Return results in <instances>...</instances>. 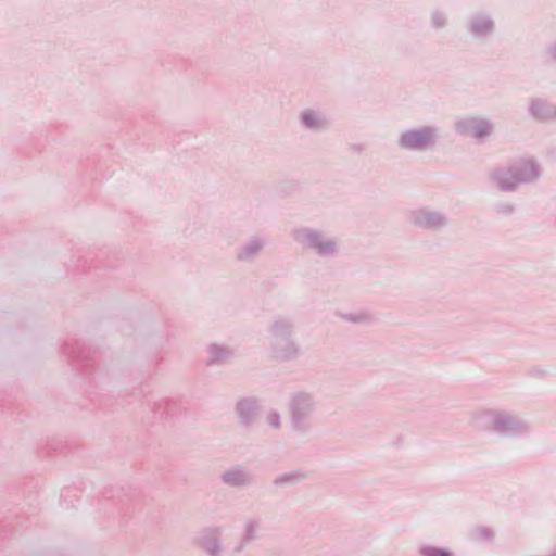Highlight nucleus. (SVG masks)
<instances>
[{"mask_svg":"<svg viewBox=\"0 0 556 556\" xmlns=\"http://www.w3.org/2000/svg\"><path fill=\"white\" fill-rule=\"evenodd\" d=\"M473 419L480 427L504 435H520L529 431L525 420L505 410L482 409L475 413Z\"/></svg>","mask_w":556,"mask_h":556,"instance_id":"nucleus-3","label":"nucleus"},{"mask_svg":"<svg viewBox=\"0 0 556 556\" xmlns=\"http://www.w3.org/2000/svg\"><path fill=\"white\" fill-rule=\"evenodd\" d=\"M223 529L218 526L206 527L195 536V544L203 549L207 556H222Z\"/></svg>","mask_w":556,"mask_h":556,"instance_id":"nucleus-9","label":"nucleus"},{"mask_svg":"<svg viewBox=\"0 0 556 556\" xmlns=\"http://www.w3.org/2000/svg\"><path fill=\"white\" fill-rule=\"evenodd\" d=\"M301 125L308 130L318 132L326 129L330 121L328 116L319 110L305 109L300 113Z\"/></svg>","mask_w":556,"mask_h":556,"instance_id":"nucleus-13","label":"nucleus"},{"mask_svg":"<svg viewBox=\"0 0 556 556\" xmlns=\"http://www.w3.org/2000/svg\"><path fill=\"white\" fill-rule=\"evenodd\" d=\"M260 406V401L253 396L238 400L235 405V412L240 424L247 427L251 426L257 417Z\"/></svg>","mask_w":556,"mask_h":556,"instance_id":"nucleus-12","label":"nucleus"},{"mask_svg":"<svg viewBox=\"0 0 556 556\" xmlns=\"http://www.w3.org/2000/svg\"><path fill=\"white\" fill-rule=\"evenodd\" d=\"M263 521L258 517L249 516L247 517L241 526L240 536L243 539V543H253L260 539Z\"/></svg>","mask_w":556,"mask_h":556,"instance_id":"nucleus-18","label":"nucleus"},{"mask_svg":"<svg viewBox=\"0 0 556 556\" xmlns=\"http://www.w3.org/2000/svg\"><path fill=\"white\" fill-rule=\"evenodd\" d=\"M478 533H479L480 538H482L484 540H489L492 538V531L488 528L479 529Z\"/></svg>","mask_w":556,"mask_h":556,"instance_id":"nucleus-26","label":"nucleus"},{"mask_svg":"<svg viewBox=\"0 0 556 556\" xmlns=\"http://www.w3.org/2000/svg\"><path fill=\"white\" fill-rule=\"evenodd\" d=\"M547 52L548 55L556 61V42L548 48Z\"/></svg>","mask_w":556,"mask_h":556,"instance_id":"nucleus-27","label":"nucleus"},{"mask_svg":"<svg viewBox=\"0 0 556 556\" xmlns=\"http://www.w3.org/2000/svg\"><path fill=\"white\" fill-rule=\"evenodd\" d=\"M465 27L471 38L484 40L494 34L496 25L490 13L478 11L468 17Z\"/></svg>","mask_w":556,"mask_h":556,"instance_id":"nucleus-8","label":"nucleus"},{"mask_svg":"<svg viewBox=\"0 0 556 556\" xmlns=\"http://www.w3.org/2000/svg\"><path fill=\"white\" fill-rule=\"evenodd\" d=\"M448 16L442 10H433L430 13V24L434 29H442L447 26Z\"/></svg>","mask_w":556,"mask_h":556,"instance_id":"nucleus-21","label":"nucleus"},{"mask_svg":"<svg viewBox=\"0 0 556 556\" xmlns=\"http://www.w3.org/2000/svg\"><path fill=\"white\" fill-rule=\"evenodd\" d=\"M250 544L251 543H243V539L240 536L238 545L233 547V554H241Z\"/></svg>","mask_w":556,"mask_h":556,"instance_id":"nucleus-25","label":"nucleus"},{"mask_svg":"<svg viewBox=\"0 0 556 556\" xmlns=\"http://www.w3.org/2000/svg\"><path fill=\"white\" fill-rule=\"evenodd\" d=\"M266 422L271 428L279 430L281 428V416L276 410H269L266 414Z\"/></svg>","mask_w":556,"mask_h":556,"instance_id":"nucleus-23","label":"nucleus"},{"mask_svg":"<svg viewBox=\"0 0 556 556\" xmlns=\"http://www.w3.org/2000/svg\"><path fill=\"white\" fill-rule=\"evenodd\" d=\"M291 236L294 242L303 250L321 258H332L339 254V239L321 229L301 226L294 228Z\"/></svg>","mask_w":556,"mask_h":556,"instance_id":"nucleus-2","label":"nucleus"},{"mask_svg":"<svg viewBox=\"0 0 556 556\" xmlns=\"http://www.w3.org/2000/svg\"><path fill=\"white\" fill-rule=\"evenodd\" d=\"M496 211H497V213L503 214V215H510L514 213L515 206H514V204H510V203H503V204L497 205Z\"/></svg>","mask_w":556,"mask_h":556,"instance_id":"nucleus-24","label":"nucleus"},{"mask_svg":"<svg viewBox=\"0 0 556 556\" xmlns=\"http://www.w3.org/2000/svg\"><path fill=\"white\" fill-rule=\"evenodd\" d=\"M338 316L344 321L357 325H367L376 320L375 315L368 311L341 313Z\"/></svg>","mask_w":556,"mask_h":556,"instance_id":"nucleus-19","label":"nucleus"},{"mask_svg":"<svg viewBox=\"0 0 556 556\" xmlns=\"http://www.w3.org/2000/svg\"><path fill=\"white\" fill-rule=\"evenodd\" d=\"M265 245L266 240L264 238L258 236L251 237L238 248L236 257L240 262H251L262 252Z\"/></svg>","mask_w":556,"mask_h":556,"instance_id":"nucleus-15","label":"nucleus"},{"mask_svg":"<svg viewBox=\"0 0 556 556\" xmlns=\"http://www.w3.org/2000/svg\"><path fill=\"white\" fill-rule=\"evenodd\" d=\"M316 409L315 396L306 391L293 393L289 402V413L292 429L305 433L311 428V420Z\"/></svg>","mask_w":556,"mask_h":556,"instance_id":"nucleus-5","label":"nucleus"},{"mask_svg":"<svg viewBox=\"0 0 556 556\" xmlns=\"http://www.w3.org/2000/svg\"><path fill=\"white\" fill-rule=\"evenodd\" d=\"M490 178L492 182L504 192H513L515 191L519 184L516 180L515 174L513 173L510 166H504L493 169L490 173Z\"/></svg>","mask_w":556,"mask_h":556,"instance_id":"nucleus-14","label":"nucleus"},{"mask_svg":"<svg viewBox=\"0 0 556 556\" xmlns=\"http://www.w3.org/2000/svg\"><path fill=\"white\" fill-rule=\"evenodd\" d=\"M520 185L533 184L541 177V167L532 159H520L509 165Z\"/></svg>","mask_w":556,"mask_h":556,"instance_id":"nucleus-10","label":"nucleus"},{"mask_svg":"<svg viewBox=\"0 0 556 556\" xmlns=\"http://www.w3.org/2000/svg\"><path fill=\"white\" fill-rule=\"evenodd\" d=\"M306 478L305 472L301 470H293L281 473L274 479V484L277 486H288L296 484Z\"/></svg>","mask_w":556,"mask_h":556,"instance_id":"nucleus-20","label":"nucleus"},{"mask_svg":"<svg viewBox=\"0 0 556 556\" xmlns=\"http://www.w3.org/2000/svg\"><path fill=\"white\" fill-rule=\"evenodd\" d=\"M491 121L482 117L468 116L459 118L455 122V130L466 137H470L476 141H482L493 131Z\"/></svg>","mask_w":556,"mask_h":556,"instance_id":"nucleus-7","label":"nucleus"},{"mask_svg":"<svg viewBox=\"0 0 556 556\" xmlns=\"http://www.w3.org/2000/svg\"><path fill=\"white\" fill-rule=\"evenodd\" d=\"M418 554L419 556H454L450 549L432 545H421Z\"/></svg>","mask_w":556,"mask_h":556,"instance_id":"nucleus-22","label":"nucleus"},{"mask_svg":"<svg viewBox=\"0 0 556 556\" xmlns=\"http://www.w3.org/2000/svg\"><path fill=\"white\" fill-rule=\"evenodd\" d=\"M220 481L230 488L245 489L253 484L254 478L245 466L235 465L222 472Z\"/></svg>","mask_w":556,"mask_h":556,"instance_id":"nucleus-11","label":"nucleus"},{"mask_svg":"<svg viewBox=\"0 0 556 556\" xmlns=\"http://www.w3.org/2000/svg\"><path fill=\"white\" fill-rule=\"evenodd\" d=\"M529 114L540 122H551L556 119L554 105L541 98L530 100Z\"/></svg>","mask_w":556,"mask_h":556,"instance_id":"nucleus-16","label":"nucleus"},{"mask_svg":"<svg viewBox=\"0 0 556 556\" xmlns=\"http://www.w3.org/2000/svg\"><path fill=\"white\" fill-rule=\"evenodd\" d=\"M408 222L417 228L438 232L448 224V217L441 211L428 206L416 207L408 212Z\"/></svg>","mask_w":556,"mask_h":556,"instance_id":"nucleus-6","label":"nucleus"},{"mask_svg":"<svg viewBox=\"0 0 556 556\" xmlns=\"http://www.w3.org/2000/svg\"><path fill=\"white\" fill-rule=\"evenodd\" d=\"M441 137L440 128L422 125L403 130L397 138V147L406 152H426L432 150Z\"/></svg>","mask_w":556,"mask_h":556,"instance_id":"nucleus-4","label":"nucleus"},{"mask_svg":"<svg viewBox=\"0 0 556 556\" xmlns=\"http://www.w3.org/2000/svg\"><path fill=\"white\" fill-rule=\"evenodd\" d=\"M205 362L210 366L225 364L235 354L233 350L230 346L220 343L208 344L205 349Z\"/></svg>","mask_w":556,"mask_h":556,"instance_id":"nucleus-17","label":"nucleus"},{"mask_svg":"<svg viewBox=\"0 0 556 556\" xmlns=\"http://www.w3.org/2000/svg\"><path fill=\"white\" fill-rule=\"evenodd\" d=\"M269 339L266 352L269 359L278 363L293 362L303 354L296 338V321L291 315H275L267 326Z\"/></svg>","mask_w":556,"mask_h":556,"instance_id":"nucleus-1","label":"nucleus"}]
</instances>
